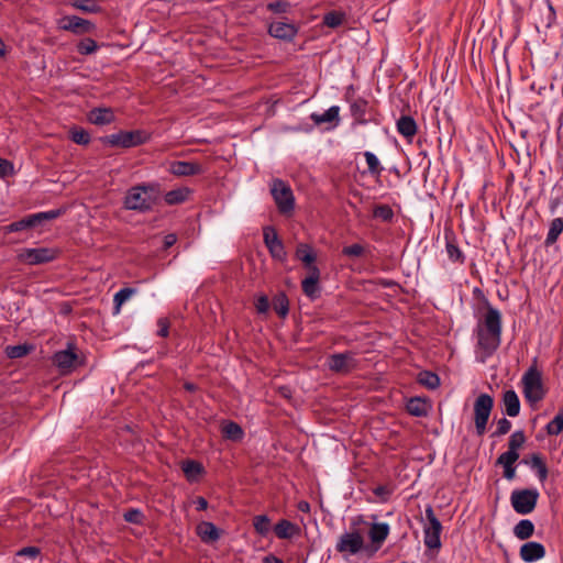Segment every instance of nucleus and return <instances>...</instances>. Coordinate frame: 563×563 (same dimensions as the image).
Wrapping results in <instances>:
<instances>
[{
    "instance_id": "1",
    "label": "nucleus",
    "mask_w": 563,
    "mask_h": 563,
    "mask_svg": "<svg viewBox=\"0 0 563 563\" xmlns=\"http://www.w3.org/2000/svg\"><path fill=\"white\" fill-rule=\"evenodd\" d=\"M503 320L500 311L486 303V311L477 321L474 330L477 339V347L483 354V362L492 356L501 343Z\"/></svg>"
},
{
    "instance_id": "2",
    "label": "nucleus",
    "mask_w": 563,
    "mask_h": 563,
    "mask_svg": "<svg viewBox=\"0 0 563 563\" xmlns=\"http://www.w3.org/2000/svg\"><path fill=\"white\" fill-rule=\"evenodd\" d=\"M158 185L154 183L131 187L124 197V208L139 212H147L157 201Z\"/></svg>"
},
{
    "instance_id": "3",
    "label": "nucleus",
    "mask_w": 563,
    "mask_h": 563,
    "mask_svg": "<svg viewBox=\"0 0 563 563\" xmlns=\"http://www.w3.org/2000/svg\"><path fill=\"white\" fill-rule=\"evenodd\" d=\"M522 391L526 400L530 404L541 401L545 396V388L543 386L542 373L533 364L521 378Z\"/></svg>"
},
{
    "instance_id": "4",
    "label": "nucleus",
    "mask_w": 563,
    "mask_h": 563,
    "mask_svg": "<svg viewBox=\"0 0 563 563\" xmlns=\"http://www.w3.org/2000/svg\"><path fill=\"white\" fill-rule=\"evenodd\" d=\"M426 517L421 519L423 525V542L429 550H440L442 525L437 518L433 507L427 505L424 510Z\"/></svg>"
},
{
    "instance_id": "5",
    "label": "nucleus",
    "mask_w": 563,
    "mask_h": 563,
    "mask_svg": "<svg viewBox=\"0 0 563 563\" xmlns=\"http://www.w3.org/2000/svg\"><path fill=\"white\" fill-rule=\"evenodd\" d=\"M150 135L142 130L120 131L101 139L103 144L112 147L130 148L146 143Z\"/></svg>"
},
{
    "instance_id": "6",
    "label": "nucleus",
    "mask_w": 563,
    "mask_h": 563,
    "mask_svg": "<svg viewBox=\"0 0 563 563\" xmlns=\"http://www.w3.org/2000/svg\"><path fill=\"white\" fill-rule=\"evenodd\" d=\"M271 194L280 213L288 214L294 211L295 197L286 181L279 178L274 179L271 185Z\"/></svg>"
},
{
    "instance_id": "7",
    "label": "nucleus",
    "mask_w": 563,
    "mask_h": 563,
    "mask_svg": "<svg viewBox=\"0 0 563 563\" xmlns=\"http://www.w3.org/2000/svg\"><path fill=\"white\" fill-rule=\"evenodd\" d=\"M539 499V492L536 488L515 489L510 495V503L514 510L519 515L532 512Z\"/></svg>"
},
{
    "instance_id": "8",
    "label": "nucleus",
    "mask_w": 563,
    "mask_h": 563,
    "mask_svg": "<svg viewBox=\"0 0 563 563\" xmlns=\"http://www.w3.org/2000/svg\"><path fill=\"white\" fill-rule=\"evenodd\" d=\"M494 407V399L488 394H481L474 402V422L477 435L486 432V426Z\"/></svg>"
},
{
    "instance_id": "9",
    "label": "nucleus",
    "mask_w": 563,
    "mask_h": 563,
    "mask_svg": "<svg viewBox=\"0 0 563 563\" xmlns=\"http://www.w3.org/2000/svg\"><path fill=\"white\" fill-rule=\"evenodd\" d=\"M364 548V538L358 530L342 533L335 544V550L343 556L355 555Z\"/></svg>"
},
{
    "instance_id": "10",
    "label": "nucleus",
    "mask_w": 563,
    "mask_h": 563,
    "mask_svg": "<svg viewBox=\"0 0 563 563\" xmlns=\"http://www.w3.org/2000/svg\"><path fill=\"white\" fill-rule=\"evenodd\" d=\"M350 113L355 124L365 125L375 121L376 111L369 102L358 97L350 101Z\"/></svg>"
},
{
    "instance_id": "11",
    "label": "nucleus",
    "mask_w": 563,
    "mask_h": 563,
    "mask_svg": "<svg viewBox=\"0 0 563 563\" xmlns=\"http://www.w3.org/2000/svg\"><path fill=\"white\" fill-rule=\"evenodd\" d=\"M76 346L74 343H67V349L57 351L53 355V363L62 374H68L76 368L78 364V355L75 352Z\"/></svg>"
},
{
    "instance_id": "12",
    "label": "nucleus",
    "mask_w": 563,
    "mask_h": 563,
    "mask_svg": "<svg viewBox=\"0 0 563 563\" xmlns=\"http://www.w3.org/2000/svg\"><path fill=\"white\" fill-rule=\"evenodd\" d=\"M57 253L56 250L49 247L24 249L19 257L29 265H38L54 261Z\"/></svg>"
},
{
    "instance_id": "13",
    "label": "nucleus",
    "mask_w": 563,
    "mask_h": 563,
    "mask_svg": "<svg viewBox=\"0 0 563 563\" xmlns=\"http://www.w3.org/2000/svg\"><path fill=\"white\" fill-rule=\"evenodd\" d=\"M59 29L76 35H82L92 33L96 30V25L91 21L77 15H66L60 19Z\"/></svg>"
},
{
    "instance_id": "14",
    "label": "nucleus",
    "mask_w": 563,
    "mask_h": 563,
    "mask_svg": "<svg viewBox=\"0 0 563 563\" xmlns=\"http://www.w3.org/2000/svg\"><path fill=\"white\" fill-rule=\"evenodd\" d=\"M264 243L273 258L280 262L287 260V252L283 241L278 238L276 230L273 227L264 228Z\"/></svg>"
},
{
    "instance_id": "15",
    "label": "nucleus",
    "mask_w": 563,
    "mask_h": 563,
    "mask_svg": "<svg viewBox=\"0 0 563 563\" xmlns=\"http://www.w3.org/2000/svg\"><path fill=\"white\" fill-rule=\"evenodd\" d=\"M327 365L331 372L349 374L356 367V361L351 352L335 353L328 357Z\"/></svg>"
},
{
    "instance_id": "16",
    "label": "nucleus",
    "mask_w": 563,
    "mask_h": 563,
    "mask_svg": "<svg viewBox=\"0 0 563 563\" xmlns=\"http://www.w3.org/2000/svg\"><path fill=\"white\" fill-rule=\"evenodd\" d=\"M267 33L277 40L291 42L298 34V27L286 21H273L267 25Z\"/></svg>"
},
{
    "instance_id": "17",
    "label": "nucleus",
    "mask_w": 563,
    "mask_h": 563,
    "mask_svg": "<svg viewBox=\"0 0 563 563\" xmlns=\"http://www.w3.org/2000/svg\"><path fill=\"white\" fill-rule=\"evenodd\" d=\"M321 273L319 268H311L306 278L301 280L302 292L311 300L320 297L321 286L319 284Z\"/></svg>"
},
{
    "instance_id": "18",
    "label": "nucleus",
    "mask_w": 563,
    "mask_h": 563,
    "mask_svg": "<svg viewBox=\"0 0 563 563\" xmlns=\"http://www.w3.org/2000/svg\"><path fill=\"white\" fill-rule=\"evenodd\" d=\"M168 170L178 177L200 175L203 173V168L199 163L186 161L172 162Z\"/></svg>"
},
{
    "instance_id": "19",
    "label": "nucleus",
    "mask_w": 563,
    "mask_h": 563,
    "mask_svg": "<svg viewBox=\"0 0 563 563\" xmlns=\"http://www.w3.org/2000/svg\"><path fill=\"white\" fill-rule=\"evenodd\" d=\"M519 554L522 561L531 563L545 556V548L540 542L529 541L521 545Z\"/></svg>"
},
{
    "instance_id": "20",
    "label": "nucleus",
    "mask_w": 563,
    "mask_h": 563,
    "mask_svg": "<svg viewBox=\"0 0 563 563\" xmlns=\"http://www.w3.org/2000/svg\"><path fill=\"white\" fill-rule=\"evenodd\" d=\"M295 256L303 264L308 272L311 271V268H318L314 264L317 254L311 245L307 243H299L297 245Z\"/></svg>"
},
{
    "instance_id": "21",
    "label": "nucleus",
    "mask_w": 563,
    "mask_h": 563,
    "mask_svg": "<svg viewBox=\"0 0 563 563\" xmlns=\"http://www.w3.org/2000/svg\"><path fill=\"white\" fill-rule=\"evenodd\" d=\"M88 121L95 125H107L114 121L115 117L111 108H93L88 112Z\"/></svg>"
},
{
    "instance_id": "22",
    "label": "nucleus",
    "mask_w": 563,
    "mask_h": 563,
    "mask_svg": "<svg viewBox=\"0 0 563 563\" xmlns=\"http://www.w3.org/2000/svg\"><path fill=\"white\" fill-rule=\"evenodd\" d=\"M196 532L205 543L216 542L220 539L221 536L217 526L209 521L200 522L196 528Z\"/></svg>"
},
{
    "instance_id": "23",
    "label": "nucleus",
    "mask_w": 563,
    "mask_h": 563,
    "mask_svg": "<svg viewBox=\"0 0 563 563\" xmlns=\"http://www.w3.org/2000/svg\"><path fill=\"white\" fill-rule=\"evenodd\" d=\"M397 131L407 140H411L418 131L415 119L410 115H401L396 122Z\"/></svg>"
},
{
    "instance_id": "24",
    "label": "nucleus",
    "mask_w": 563,
    "mask_h": 563,
    "mask_svg": "<svg viewBox=\"0 0 563 563\" xmlns=\"http://www.w3.org/2000/svg\"><path fill=\"white\" fill-rule=\"evenodd\" d=\"M274 532L279 539H291L300 533V528L287 519H282L275 525Z\"/></svg>"
},
{
    "instance_id": "25",
    "label": "nucleus",
    "mask_w": 563,
    "mask_h": 563,
    "mask_svg": "<svg viewBox=\"0 0 563 563\" xmlns=\"http://www.w3.org/2000/svg\"><path fill=\"white\" fill-rule=\"evenodd\" d=\"M503 406L509 417H517L520 412V400L515 390H506L503 395Z\"/></svg>"
},
{
    "instance_id": "26",
    "label": "nucleus",
    "mask_w": 563,
    "mask_h": 563,
    "mask_svg": "<svg viewBox=\"0 0 563 563\" xmlns=\"http://www.w3.org/2000/svg\"><path fill=\"white\" fill-rule=\"evenodd\" d=\"M339 114H340V107L332 106L328 110H325L323 113H317V112L311 113L310 119L317 125H320L322 123H328V122H335L334 126H336L340 122Z\"/></svg>"
},
{
    "instance_id": "27",
    "label": "nucleus",
    "mask_w": 563,
    "mask_h": 563,
    "mask_svg": "<svg viewBox=\"0 0 563 563\" xmlns=\"http://www.w3.org/2000/svg\"><path fill=\"white\" fill-rule=\"evenodd\" d=\"M523 462L529 464L530 467L537 472V476L541 483L548 478V466L540 453L531 454L530 460H525Z\"/></svg>"
},
{
    "instance_id": "28",
    "label": "nucleus",
    "mask_w": 563,
    "mask_h": 563,
    "mask_svg": "<svg viewBox=\"0 0 563 563\" xmlns=\"http://www.w3.org/2000/svg\"><path fill=\"white\" fill-rule=\"evenodd\" d=\"M406 409L413 417H426L429 412V405L419 397H412L407 401Z\"/></svg>"
},
{
    "instance_id": "29",
    "label": "nucleus",
    "mask_w": 563,
    "mask_h": 563,
    "mask_svg": "<svg viewBox=\"0 0 563 563\" xmlns=\"http://www.w3.org/2000/svg\"><path fill=\"white\" fill-rule=\"evenodd\" d=\"M526 435L522 430L515 431L508 441V450L500 455H512L519 459V449L525 444Z\"/></svg>"
},
{
    "instance_id": "30",
    "label": "nucleus",
    "mask_w": 563,
    "mask_h": 563,
    "mask_svg": "<svg viewBox=\"0 0 563 563\" xmlns=\"http://www.w3.org/2000/svg\"><path fill=\"white\" fill-rule=\"evenodd\" d=\"M518 461L512 455H499L496 460V465L503 466L504 477L508 481H512L516 477L515 463Z\"/></svg>"
},
{
    "instance_id": "31",
    "label": "nucleus",
    "mask_w": 563,
    "mask_h": 563,
    "mask_svg": "<svg viewBox=\"0 0 563 563\" xmlns=\"http://www.w3.org/2000/svg\"><path fill=\"white\" fill-rule=\"evenodd\" d=\"M191 190L188 187H180L173 190H169L165 194L164 200L167 205L174 206L185 202Z\"/></svg>"
},
{
    "instance_id": "32",
    "label": "nucleus",
    "mask_w": 563,
    "mask_h": 563,
    "mask_svg": "<svg viewBox=\"0 0 563 563\" xmlns=\"http://www.w3.org/2000/svg\"><path fill=\"white\" fill-rule=\"evenodd\" d=\"M37 227L35 214H30L19 221L12 222L3 228L5 233L20 232Z\"/></svg>"
},
{
    "instance_id": "33",
    "label": "nucleus",
    "mask_w": 563,
    "mask_h": 563,
    "mask_svg": "<svg viewBox=\"0 0 563 563\" xmlns=\"http://www.w3.org/2000/svg\"><path fill=\"white\" fill-rule=\"evenodd\" d=\"M388 534L389 526L385 522L373 523L368 532L371 541L378 545H380L387 539Z\"/></svg>"
},
{
    "instance_id": "34",
    "label": "nucleus",
    "mask_w": 563,
    "mask_h": 563,
    "mask_svg": "<svg viewBox=\"0 0 563 563\" xmlns=\"http://www.w3.org/2000/svg\"><path fill=\"white\" fill-rule=\"evenodd\" d=\"M445 249H446L448 256L452 262H459V263L464 262L465 256H464L463 252L460 250V247L457 246V244L455 242V238L453 236L452 233L445 234Z\"/></svg>"
},
{
    "instance_id": "35",
    "label": "nucleus",
    "mask_w": 563,
    "mask_h": 563,
    "mask_svg": "<svg viewBox=\"0 0 563 563\" xmlns=\"http://www.w3.org/2000/svg\"><path fill=\"white\" fill-rule=\"evenodd\" d=\"M181 470L189 482L196 481L203 473L202 464L194 460L184 461Z\"/></svg>"
},
{
    "instance_id": "36",
    "label": "nucleus",
    "mask_w": 563,
    "mask_h": 563,
    "mask_svg": "<svg viewBox=\"0 0 563 563\" xmlns=\"http://www.w3.org/2000/svg\"><path fill=\"white\" fill-rule=\"evenodd\" d=\"M221 431L223 437L231 441H241L244 437L243 429L234 421H225Z\"/></svg>"
},
{
    "instance_id": "37",
    "label": "nucleus",
    "mask_w": 563,
    "mask_h": 563,
    "mask_svg": "<svg viewBox=\"0 0 563 563\" xmlns=\"http://www.w3.org/2000/svg\"><path fill=\"white\" fill-rule=\"evenodd\" d=\"M534 533V525L529 519H521L515 527H514V534L519 540H527L531 538Z\"/></svg>"
},
{
    "instance_id": "38",
    "label": "nucleus",
    "mask_w": 563,
    "mask_h": 563,
    "mask_svg": "<svg viewBox=\"0 0 563 563\" xmlns=\"http://www.w3.org/2000/svg\"><path fill=\"white\" fill-rule=\"evenodd\" d=\"M562 231H563V218L553 219L550 223V228H549L545 241H544L545 245L547 246L553 245L558 241Z\"/></svg>"
},
{
    "instance_id": "39",
    "label": "nucleus",
    "mask_w": 563,
    "mask_h": 563,
    "mask_svg": "<svg viewBox=\"0 0 563 563\" xmlns=\"http://www.w3.org/2000/svg\"><path fill=\"white\" fill-rule=\"evenodd\" d=\"M418 383L428 389H437L440 386L439 376L430 371H422L418 374Z\"/></svg>"
},
{
    "instance_id": "40",
    "label": "nucleus",
    "mask_w": 563,
    "mask_h": 563,
    "mask_svg": "<svg viewBox=\"0 0 563 563\" xmlns=\"http://www.w3.org/2000/svg\"><path fill=\"white\" fill-rule=\"evenodd\" d=\"M253 527L260 536L266 537L272 529V522L269 517L266 515L255 516L253 518Z\"/></svg>"
},
{
    "instance_id": "41",
    "label": "nucleus",
    "mask_w": 563,
    "mask_h": 563,
    "mask_svg": "<svg viewBox=\"0 0 563 563\" xmlns=\"http://www.w3.org/2000/svg\"><path fill=\"white\" fill-rule=\"evenodd\" d=\"M136 292L135 288H122L113 297L114 313H119L121 306Z\"/></svg>"
},
{
    "instance_id": "42",
    "label": "nucleus",
    "mask_w": 563,
    "mask_h": 563,
    "mask_svg": "<svg viewBox=\"0 0 563 563\" xmlns=\"http://www.w3.org/2000/svg\"><path fill=\"white\" fill-rule=\"evenodd\" d=\"M273 308L276 311V313L282 318H285L288 314L289 301L284 292H280L274 298Z\"/></svg>"
},
{
    "instance_id": "43",
    "label": "nucleus",
    "mask_w": 563,
    "mask_h": 563,
    "mask_svg": "<svg viewBox=\"0 0 563 563\" xmlns=\"http://www.w3.org/2000/svg\"><path fill=\"white\" fill-rule=\"evenodd\" d=\"M71 5L86 13L101 12V7L95 0H71Z\"/></svg>"
},
{
    "instance_id": "44",
    "label": "nucleus",
    "mask_w": 563,
    "mask_h": 563,
    "mask_svg": "<svg viewBox=\"0 0 563 563\" xmlns=\"http://www.w3.org/2000/svg\"><path fill=\"white\" fill-rule=\"evenodd\" d=\"M547 433L549 435H558L563 430V408L555 415V417L547 424Z\"/></svg>"
},
{
    "instance_id": "45",
    "label": "nucleus",
    "mask_w": 563,
    "mask_h": 563,
    "mask_svg": "<svg viewBox=\"0 0 563 563\" xmlns=\"http://www.w3.org/2000/svg\"><path fill=\"white\" fill-rule=\"evenodd\" d=\"M32 350V346L27 344H18V345H8L4 350L5 355L9 358H20L29 354Z\"/></svg>"
},
{
    "instance_id": "46",
    "label": "nucleus",
    "mask_w": 563,
    "mask_h": 563,
    "mask_svg": "<svg viewBox=\"0 0 563 563\" xmlns=\"http://www.w3.org/2000/svg\"><path fill=\"white\" fill-rule=\"evenodd\" d=\"M364 157H365L369 174L379 176L384 168L380 166V163H379V159L377 158V156L374 153L366 151L364 153Z\"/></svg>"
},
{
    "instance_id": "47",
    "label": "nucleus",
    "mask_w": 563,
    "mask_h": 563,
    "mask_svg": "<svg viewBox=\"0 0 563 563\" xmlns=\"http://www.w3.org/2000/svg\"><path fill=\"white\" fill-rule=\"evenodd\" d=\"M345 19L344 13L338 11H331L324 14L323 24L328 27H338L340 26Z\"/></svg>"
},
{
    "instance_id": "48",
    "label": "nucleus",
    "mask_w": 563,
    "mask_h": 563,
    "mask_svg": "<svg viewBox=\"0 0 563 563\" xmlns=\"http://www.w3.org/2000/svg\"><path fill=\"white\" fill-rule=\"evenodd\" d=\"M77 52L81 55H90L98 49V44L95 40L86 37L78 42Z\"/></svg>"
},
{
    "instance_id": "49",
    "label": "nucleus",
    "mask_w": 563,
    "mask_h": 563,
    "mask_svg": "<svg viewBox=\"0 0 563 563\" xmlns=\"http://www.w3.org/2000/svg\"><path fill=\"white\" fill-rule=\"evenodd\" d=\"M374 218L380 219L385 222H389L394 218V211L388 205L376 206L373 210Z\"/></svg>"
},
{
    "instance_id": "50",
    "label": "nucleus",
    "mask_w": 563,
    "mask_h": 563,
    "mask_svg": "<svg viewBox=\"0 0 563 563\" xmlns=\"http://www.w3.org/2000/svg\"><path fill=\"white\" fill-rule=\"evenodd\" d=\"M70 140L76 144L87 145L90 142V135L84 129H75L70 131Z\"/></svg>"
},
{
    "instance_id": "51",
    "label": "nucleus",
    "mask_w": 563,
    "mask_h": 563,
    "mask_svg": "<svg viewBox=\"0 0 563 563\" xmlns=\"http://www.w3.org/2000/svg\"><path fill=\"white\" fill-rule=\"evenodd\" d=\"M266 8L273 13L283 14L290 11L291 4L287 1L278 0L267 3Z\"/></svg>"
},
{
    "instance_id": "52",
    "label": "nucleus",
    "mask_w": 563,
    "mask_h": 563,
    "mask_svg": "<svg viewBox=\"0 0 563 563\" xmlns=\"http://www.w3.org/2000/svg\"><path fill=\"white\" fill-rule=\"evenodd\" d=\"M123 518L126 522L140 525L144 519V515L141 510L132 508L124 512Z\"/></svg>"
},
{
    "instance_id": "53",
    "label": "nucleus",
    "mask_w": 563,
    "mask_h": 563,
    "mask_svg": "<svg viewBox=\"0 0 563 563\" xmlns=\"http://www.w3.org/2000/svg\"><path fill=\"white\" fill-rule=\"evenodd\" d=\"M364 246L355 243L342 249V254L349 257H360L364 254Z\"/></svg>"
},
{
    "instance_id": "54",
    "label": "nucleus",
    "mask_w": 563,
    "mask_h": 563,
    "mask_svg": "<svg viewBox=\"0 0 563 563\" xmlns=\"http://www.w3.org/2000/svg\"><path fill=\"white\" fill-rule=\"evenodd\" d=\"M511 429V422L506 419V418H501L498 420L497 422V428L496 430L493 432L492 437H501L506 433H508Z\"/></svg>"
},
{
    "instance_id": "55",
    "label": "nucleus",
    "mask_w": 563,
    "mask_h": 563,
    "mask_svg": "<svg viewBox=\"0 0 563 563\" xmlns=\"http://www.w3.org/2000/svg\"><path fill=\"white\" fill-rule=\"evenodd\" d=\"M34 214L36 218L37 227H38L40 224H42L43 221L54 220V219L58 218L62 214V211L56 209V210H49V211L38 212V213H34Z\"/></svg>"
},
{
    "instance_id": "56",
    "label": "nucleus",
    "mask_w": 563,
    "mask_h": 563,
    "mask_svg": "<svg viewBox=\"0 0 563 563\" xmlns=\"http://www.w3.org/2000/svg\"><path fill=\"white\" fill-rule=\"evenodd\" d=\"M40 554H41V549L37 547H25V548L20 549L16 552L18 556H25V558H30V559H35Z\"/></svg>"
},
{
    "instance_id": "57",
    "label": "nucleus",
    "mask_w": 563,
    "mask_h": 563,
    "mask_svg": "<svg viewBox=\"0 0 563 563\" xmlns=\"http://www.w3.org/2000/svg\"><path fill=\"white\" fill-rule=\"evenodd\" d=\"M13 173V165L8 159L0 157V177L4 178Z\"/></svg>"
},
{
    "instance_id": "58",
    "label": "nucleus",
    "mask_w": 563,
    "mask_h": 563,
    "mask_svg": "<svg viewBox=\"0 0 563 563\" xmlns=\"http://www.w3.org/2000/svg\"><path fill=\"white\" fill-rule=\"evenodd\" d=\"M255 307L258 313H266L269 309V301L266 296H261L255 302Z\"/></svg>"
},
{
    "instance_id": "59",
    "label": "nucleus",
    "mask_w": 563,
    "mask_h": 563,
    "mask_svg": "<svg viewBox=\"0 0 563 563\" xmlns=\"http://www.w3.org/2000/svg\"><path fill=\"white\" fill-rule=\"evenodd\" d=\"M373 492L377 497L382 498L383 500H387L391 495V489L386 485H379L375 487Z\"/></svg>"
},
{
    "instance_id": "60",
    "label": "nucleus",
    "mask_w": 563,
    "mask_h": 563,
    "mask_svg": "<svg viewBox=\"0 0 563 563\" xmlns=\"http://www.w3.org/2000/svg\"><path fill=\"white\" fill-rule=\"evenodd\" d=\"M158 331L157 334L162 338H166L169 333V323L166 318H159L157 321Z\"/></svg>"
},
{
    "instance_id": "61",
    "label": "nucleus",
    "mask_w": 563,
    "mask_h": 563,
    "mask_svg": "<svg viewBox=\"0 0 563 563\" xmlns=\"http://www.w3.org/2000/svg\"><path fill=\"white\" fill-rule=\"evenodd\" d=\"M177 242V235L175 233H169L164 238V249L167 250L172 247Z\"/></svg>"
},
{
    "instance_id": "62",
    "label": "nucleus",
    "mask_w": 563,
    "mask_h": 563,
    "mask_svg": "<svg viewBox=\"0 0 563 563\" xmlns=\"http://www.w3.org/2000/svg\"><path fill=\"white\" fill-rule=\"evenodd\" d=\"M195 504L196 509L199 511L206 510L208 508V501L203 497H197Z\"/></svg>"
},
{
    "instance_id": "63",
    "label": "nucleus",
    "mask_w": 563,
    "mask_h": 563,
    "mask_svg": "<svg viewBox=\"0 0 563 563\" xmlns=\"http://www.w3.org/2000/svg\"><path fill=\"white\" fill-rule=\"evenodd\" d=\"M263 563H284V562H283V560H280L276 555L268 554V555L263 558Z\"/></svg>"
},
{
    "instance_id": "64",
    "label": "nucleus",
    "mask_w": 563,
    "mask_h": 563,
    "mask_svg": "<svg viewBox=\"0 0 563 563\" xmlns=\"http://www.w3.org/2000/svg\"><path fill=\"white\" fill-rule=\"evenodd\" d=\"M298 509L300 511H302V512H309L310 511V505H309L308 501L302 500V501H300L298 504Z\"/></svg>"
}]
</instances>
